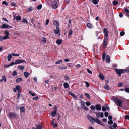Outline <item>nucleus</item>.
<instances>
[{
  "mask_svg": "<svg viewBox=\"0 0 129 129\" xmlns=\"http://www.w3.org/2000/svg\"><path fill=\"white\" fill-rule=\"evenodd\" d=\"M87 118L93 125H94V122H95L98 124H99L103 126H105V124L98 118H96L95 119L91 116L88 115L87 117Z\"/></svg>",
  "mask_w": 129,
  "mask_h": 129,
  "instance_id": "obj_1",
  "label": "nucleus"
},
{
  "mask_svg": "<svg viewBox=\"0 0 129 129\" xmlns=\"http://www.w3.org/2000/svg\"><path fill=\"white\" fill-rule=\"evenodd\" d=\"M4 34L5 35L3 37L1 36H0V41H2L3 40H6L7 39H8L9 38V33L7 31H5L4 32Z\"/></svg>",
  "mask_w": 129,
  "mask_h": 129,
  "instance_id": "obj_2",
  "label": "nucleus"
},
{
  "mask_svg": "<svg viewBox=\"0 0 129 129\" xmlns=\"http://www.w3.org/2000/svg\"><path fill=\"white\" fill-rule=\"evenodd\" d=\"M114 100L116 103L117 104V106L118 107H120L122 105V101L117 98H115L114 99Z\"/></svg>",
  "mask_w": 129,
  "mask_h": 129,
  "instance_id": "obj_3",
  "label": "nucleus"
},
{
  "mask_svg": "<svg viewBox=\"0 0 129 129\" xmlns=\"http://www.w3.org/2000/svg\"><path fill=\"white\" fill-rule=\"evenodd\" d=\"M92 110H95L96 109L100 111L101 110V107L100 105L97 104L95 105V106L91 105L90 107Z\"/></svg>",
  "mask_w": 129,
  "mask_h": 129,
  "instance_id": "obj_4",
  "label": "nucleus"
},
{
  "mask_svg": "<svg viewBox=\"0 0 129 129\" xmlns=\"http://www.w3.org/2000/svg\"><path fill=\"white\" fill-rule=\"evenodd\" d=\"M115 70L116 73L118 74L119 76H120L121 74H123L124 72V70L123 69H115Z\"/></svg>",
  "mask_w": 129,
  "mask_h": 129,
  "instance_id": "obj_5",
  "label": "nucleus"
},
{
  "mask_svg": "<svg viewBox=\"0 0 129 129\" xmlns=\"http://www.w3.org/2000/svg\"><path fill=\"white\" fill-rule=\"evenodd\" d=\"M57 0H51V2L52 3V6L54 9H56L58 7Z\"/></svg>",
  "mask_w": 129,
  "mask_h": 129,
  "instance_id": "obj_6",
  "label": "nucleus"
},
{
  "mask_svg": "<svg viewBox=\"0 0 129 129\" xmlns=\"http://www.w3.org/2000/svg\"><path fill=\"white\" fill-rule=\"evenodd\" d=\"M108 40V37H104V39L103 46L105 48H106L107 46V42Z\"/></svg>",
  "mask_w": 129,
  "mask_h": 129,
  "instance_id": "obj_7",
  "label": "nucleus"
},
{
  "mask_svg": "<svg viewBox=\"0 0 129 129\" xmlns=\"http://www.w3.org/2000/svg\"><path fill=\"white\" fill-rule=\"evenodd\" d=\"M54 111L52 112L51 113L52 116L53 117H54L56 115V112L57 108V107L56 106H54Z\"/></svg>",
  "mask_w": 129,
  "mask_h": 129,
  "instance_id": "obj_8",
  "label": "nucleus"
},
{
  "mask_svg": "<svg viewBox=\"0 0 129 129\" xmlns=\"http://www.w3.org/2000/svg\"><path fill=\"white\" fill-rule=\"evenodd\" d=\"M123 14L129 18V10L126 8H125L123 11Z\"/></svg>",
  "mask_w": 129,
  "mask_h": 129,
  "instance_id": "obj_9",
  "label": "nucleus"
},
{
  "mask_svg": "<svg viewBox=\"0 0 129 129\" xmlns=\"http://www.w3.org/2000/svg\"><path fill=\"white\" fill-rule=\"evenodd\" d=\"M2 28L4 29L8 28L10 29L12 28V27L9 25L5 24H3L1 26Z\"/></svg>",
  "mask_w": 129,
  "mask_h": 129,
  "instance_id": "obj_10",
  "label": "nucleus"
},
{
  "mask_svg": "<svg viewBox=\"0 0 129 129\" xmlns=\"http://www.w3.org/2000/svg\"><path fill=\"white\" fill-rule=\"evenodd\" d=\"M16 64H19L23 62L26 63V62L25 60H22L21 59H18L15 61Z\"/></svg>",
  "mask_w": 129,
  "mask_h": 129,
  "instance_id": "obj_11",
  "label": "nucleus"
},
{
  "mask_svg": "<svg viewBox=\"0 0 129 129\" xmlns=\"http://www.w3.org/2000/svg\"><path fill=\"white\" fill-rule=\"evenodd\" d=\"M59 26H56V30H54V33L57 34L58 35V36H60V30H59V29L58 27Z\"/></svg>",
  "mask_w": 129,
  "mask_h": 129,
  "instance_id": "obj_12",
  "label": "nucleus"
},
{
  "mask_svg": "<svg viewBox=\"0 0 129 129\" xmlns=\"http://www.w3.org/2000/svg\"><path fill=\"white\" fill-rule=\"evenodd\" d=\"M117 126V124L116 123H114L113 125H108L110 129H117L116 128Z\"/></svg>",
  "mask_w": 129,
  "mask_h": 129,
  "instance_id": "obj_13",
  "label": "nucleus"
},
{
  "mask_svg": "<svg viewBox=\"0 0 129 129\" xmlns=\"http://www.w3.org/2000/svg\"><path fill=\"white\" fill-rule=\"evenodd\" d=\"M9 114V117L10 118H15L16 116V114L14 113H10Z\"/></svg>",
  "mask_w": 129,
  "mask_h": 129,
  "instance_id": "obj_14",
  "label": "nucleus"
},
{
  "mask_svg": "<svg viewBox=\"0 0 129 129\" xmlns=\"http://www.w3.org/2000/svg\"><path fill=\"white\" fill-rule=\"evenodd\" d=\"M103 33L104 36L106 37H108V30L107 28H104Z\"/></svg>",
  "mask_w": 129,
  "mask_h": 129,
  "instance_id": "obj_15",
  "label": "nucleus"
},
{
  "mask_svg": "<svg viewBox=\"0 0 129 129\" xmlns=\"http://www.w3.org/2000/svg\"><path fill=\"white\" fill-rule=\"evenodd\" d=\"M110 57L109 55H107L106 56V61L107 63H109L110 62Z\"/></svg>",
  "mask_w": 129,
  "mask_h": 129,
  "instance_id": "obj_16",
  "label": "nucleus"
},
{
  "mask_svg": "<svg viewBox=\"0 0 129 129\" xmlns=\"http://www.w3.org/2000/svg\"><path fill=\"white\" fill-rule=\"evenodd\" d=\"M53 24L55 26H59V22L56 20H54V21Z\"/></svg>",
  "mask_w": 129,
  "mask_h": 129,
  "instance_id": "obj_17",
  "label": "nucleus"
},
{
  "mask_svg": "<svg viewBox=\"0 0 129 129\" xmlns=\"http://www.w3.org/2000/svg\"><path fill=\"white\" fill-rule=\"evenodd\" d=\"M69 94L71 95L75 99L77 98V96H76L75 94L71 92H69Z\"/></svg>",
  "mask_w": 129,
  "mask_h": 129,
  "instance_id": "obj_18",
  "label": "nucleus"
},
{
  "mask_svg": "<svg viewBox=\"0 0 129 129\" xmlns=\"http://www.w3.org/2000/svg\"><path fill=\"white\" fill-rule=\"evenodd\" d=\"M86 26L88 28L90 29H91L93 27V25L92 24L89 23H87Z\"/></svg>",
  "mask_w": 129,
  "mask_h": 129,
  "instance_id": "obj_19",
  "label": "nucleus"
},
{
  "mask_svg": "<svg viewBox=\"0 0 129 129\" xmlns=\"http://www.w3.org/2000/svg\"><path fill=\"white\" fill-rule=\"evenodd\" d=\"M120 0H114L113 2V4L114 6H116L118 4V1H119Z\"/></svg>",
  "mask_w": 129,
  "mask_h": 129,
  "instance_id": "obj_20",
  "label": "nucleus"
},
{
  "mask_svg": "<svg viewBox=\"0 0 129 129\" xmlns=\"http://www.w3.org/2000/svg\"><path fill=\"white\" fill-rule=\"evenodd\" d=\"M62 42V40L60 39H57L56 41V43L58 45H60L61 44Z\"/></svg>",
  "mask_w": 129,
  "mask_h": 129,
  "instance_id": "obj_21",
  "label": "nucleus"
},
{
  "mask_svg": "<svg viewBox=\"0 0 129 129\" xmlns=\"http://www.w3.org/2000/svg\"><path fill=\"white\" fill-rule=\"evenodd\" d=\"M90 1H91L94 4L96 5L98 3L99 0H90Z\"/></svg>",
  "mask_w": 129,
  "mask_h": 129,
  "instance_id": "obj_22",
  "label": "nucleus"
},
{
  "mask_svg": "<svg viewBox=\"0 0 129 129\" xmlns=\"http://www.w3.org/2000/svg\"><path fill=\"white\" fill-rule=\"evenodd\" d=\"M24 74L25 76L26 77H28L30 75V74L29 73L27 72H24Z\"/></svg>",
  "mask_w": 129,
  "mask_h": 129,
  "instance_id": "obj_23",
  "label": "nucleus"
},
{
  "mask_svg": "<svg viewBox=\"0 0 129 129\" xmlns=\"http://www.w3.org/2000/svg\"><path fill=\"white\" fill-rule=\"evenodd\" d=\"M25 108L23 107H21L20 108V112L22 113L24 112H25Z\"/></svg>",
  "mask_w": 129,
  "mask_h": 129,
  "instance_id": "obj_24",
  "label": "nucleus"
},
{
  "mask_svg": "<svg viewBox=\"0 0 129 129\" xmlns=\"http://www.w3.org/2000/svg\"><path fill=\"white\" fill-rule=\"evenodd\" d=\"M22 80V78H18L16 80V82L17 83H19Z\"/></svg>",
  "mask_w": 129,
  "mask_h": 129,
  "instance_id": "obj_25",
  "label": "nucleus"
},
{
  "mask_svg": "<svg viewBox=\"0 0 129 129\" xmlns=\"http://www.w3.org/2000/svg\"><path fill=\"white\" fill-rule=\"evenodd\" d=\"M20 88L21 86L19 85L16 86L15 87V88H16L17 90L18 91V92H21V91L20 90Z\"/></svg>",
  "mask_w": 129,
  "mask_h": 129,
  "instance_id": "obj_26",
  "label": "nucleus"
},
{
  "mask_svg": "<svg viewBox=\"0 0 129 129\" xmlns=\"http://www.w3.org/2000/svg\"><path fill=\"white\" fill-rule=\"evenodd\" d=\"M63 86L65 88H68L69 85L67 83H66L63 84Z\"/></svg>",
  "mask_w": 129,
  "mask_h": 129,
  "instance_id": "obj_27",
  "label": "nucleus"
},
{
  "mask_svg": "<svg viewBox=\"0 0 129 129\" xmlns=\"http://www.w3.org/2000/svg\"><path fill=\"white\" fill-rule=\"evenodd\" d=\"M12 57V55L11 54H9L7 57V59L8 61H10Z\"/></svg>",
  "mask_w": 129,
  "mask_h": 129,
  "instance_id": "obj_28",
  "label": "nucleus"
},
{
  "mask_svg": "<svg viewBox=\"0 0 129 129\" xmlns=\"http://www.w3.org/2000/svg\"><path fill=\"white\" fill-rule=\"evenodd\" d=\"M58 69L60 70L61 69H67V67L66 66H60L59 68Z\"/></svg>",
  "mask_w": 129,
  "mask_h": 129,
  "instance_id": "obj_29",
  "label": "nucleus"
},
{
  "mask_svg": "<svg viewBox=\"0 0 129 129\" xmlns=\"http://www.w3.org/2000/svg\"><path fill=\"white\" fill-rule=\"evenodd\" d=\"M99 77L100 79H102V80H104V77L102 75V74H99Z\"/></svg>",
  "mask_w": 129,
  "mask_h": 129,
  "instance_id": "obj_30",
  "label": "nucleus"
},
{
  "mask_svg": "<svg viewBox=\"0 0 129 129\" xmlns=\"http://www.w3.org/2000/svg\"><path fill=\"white\" fill-rule=\"evenodd\" d=\"M124 72L125 73H129V67L125 69L124 70Z\"/></svg>",
  "mask_w": 129,
  "mask_h": 129,
  "instance_id": "obj_31",
  "label": "nucleus"
},
{
  "mask_svg": "<svg viewBox=\"0 0 129 129\" xmlns=\"http://www.w3.org/2000/svg\"><path fill=\"white\" fill-rule=\"evenodd\" d=\"M104 88L105 89L107 90H109L110 89V87L109 86L106 84H105L104 86Z\"/></svg>",
  "mask_w": 129,
  "mask_h": 129,
  "instance_id": "obj_32",
  "label": "nucleus"
},
{
  "mask_svg": "<svg viewBox=\"0 0 129 129\" xmlns=\"http://www.w3.org/2000/svg\"><path fill=\"white\" fill-rule=\"evenodd\" d=\"M18 68L19 69L22 70L24 69L25 68V66H18Z\"/></svg>",
  "mask_w": 129,
  "mask_h": 129,
  "instance_id": "obj_33",
  "label": "nucleus"
},
{
  "mask_svg": "<svg viewBox=\"0 0 129 129\" xmlns=\"http://www.w3.org/2000/svg\"><path fill=\"white\" fill-rule=\"evenodd\" d=\"M95 111H93V113H94L96 115V117H98L99 118L100 117V112H94Z\"/></svg>",
  "mask_w": 129,
  "mask_h": 129,
  "instance_id": "obj_34",
  "label": "nucleus"
},
{
  "mask_svg": "<svg viewBox=\"0 0 129 129\" xmlns=\"http://www.w3.org/2000/svg\"><path fill=\"white\" fill-rule=\"evenodd\" d=\"M80 102L81 103V105L83 107H84L85 106V103L84 102L82 101L81 100Z\"/></svg>",
  "mask_w": 129,
  "mask_h": 129,
  "instance_id": "obj_35",
  "label": "nucleus"
},
{
  "mask_svg": "<svg viewBox=\"0 0 129 129\" xmlns=\"http://www.w3.org/2000/svg\"><path fill=\"white\" fill-rule=\"evenodd\" d=\"M2 79L3 81H4L5 82H6L7 80L6 77V76L5 75H3L2 77Z\"/></svg>",
  "mask_w": 129,
  "mask_h": 129,
  "instance_id": "obj_36",
  "label": "nucleus"
},
{
  "mask_svg": "<svg viewBox=\"0 0 129 129\" xmlns=\"http://www.w3.org/2000/svg\"><path fill=\"white\" fill-rule=\"evenodd\" d=\"M42 127L40 125H37L36 126V129H42Z\"/></svg>",
  "mask_w": 129,
  "mask_h": 129,
  "instance_id": "obj_37",
  "label": "nucleus"
},
{
  "mask_svg": "<svg viewBox=\"0 0 129 129\" xmlns=\"http://www.w3.org/2000/svg\"><path fill=\"white\" fill-rule=\"evenodd\" d=\"M62 60H58L57 61L55 62V63L56 64H59L60 63H62Z\"/></svg>",
  "mask_w": 129,
  "mask_h": 129,
  "instance_id": "obj_38",
  "label": "nucleus"
},
{
  "mask_svg": "<svg viewBox=\"0 0 129 129\" xmlns=\"http://www.w3.org/2000/svg\"><path fill=\"white\" fill-rule=\"evenodd\" d=\"M42 7V5L41 4H40L37 7V9L38 10H40Z\"/></svg>",
  "mask_w": 129,
  "mask_h": 129,
  "instance_id": "obj_39",
  "label": "nucleus"
},
{
  "mask_svg": "<svg viewBox=\"0 0 129 129\" xmlns=\"http://www.w3.org/2000/svg\"><path fill=\"white\" fill-rule=\"evenodd\" d=\"M21 18V17L19 15H18L17 16L16 19L17 20H20Z\"/></svg>",
  "mask_w": 129,
  "mask_h": 129,
  "instance_id": "obj_40",
  "label": "nucleus"
},
{
  "mask_svg": "<svg viewBox=\"0 0 129 129\" xmlns=\"http://www.w3.org/2000/svg\"><path fill=\"white\" fill-rule=\"evenodd\" d=\"M11 6H13L16 7L17 6L16 4L14 2H12L10 4Z\"/></svg>",
  "mask_w": 129,
  "mask_h": 129,
  "instance_id": "obj_41",
  "label": "nucleus"
},
{
  "mask_svg": "<svg viewBox=\"0 0 129 129\" xmlns=\"http://www.w3.org/2000/svg\"><path fill=\"white\" fill-rule=\"evenodd\" d=\"M123 84V82H120L118 84V86L120 87H121L122 86Z\"/></svg>",
  "mask_w": 129,
  "mask_h": 129,
  "instance_id": "obj_42",
  "label": "nucleus"
},
{
  "mask_svg": "<svg viewBox=\"0 0 129 129\" xmlns=\"http://www.w3.org/2000/svg\"><path fill=\"white\" fill-rule=\"evenodd\" d=\"M106 57V55L104 52L102 55V59L103 61H104Z\"/></svg>",
  "mask_w": 129,
  "mask_h": 129,
  "instance_id": "obj_43",
  "label": "nucleus"
},
{
  "mask_svg": "<svg viewBox=\"0 0 129 129\" xmlns=\"http://www.w3.org/2000/svg\"><path fill=\"white\" fill-rule=\"evenodd\" d=\"M12 75L13 76H15L17 75V73L16 71H14L13 72Z\"/></svg>",
  "mask_w": 129,
  "mask_h": 129,
  "instance_id": "obj_44",
  "label": "nucleus"
},
{
  "mask_svg": "<svg viewBox=\"0 0 129 129\" xmlns=\"http://www.w3.org/2000/svg\"><path fill=\"white\" fill-rule=\"evenodd\" d=\"M42 41L44 43H46V38L44 37H43V38H42Z\"/></svg>",
  "mask_w": 129,
  "mask_h": 129,
  "instance_id": "obj_45",
  "label": "nucleus"
},
{
  "mask_svg": "<svg viewBox=\"0 0 129 129\" xmlns=\"http://www.w3.org/2000/svg\"><path fill=\"white\" fill-rule=\"evenodd\" d=\"M21 92H18L17 95V99H19Z\"/></svg>",
  "mask_w": 129,
  "mask_h": 129,
  "instance_id": "obj_46",
  "label": "nucleus"
},
{
  "mask_svg": "<svg viewBox=\"0 0 129 129\" xmlns=\"http://www.w3.org/2000/svg\"><path fill=\"white\" fill-rule=\"evenodd\" d=\"M2 4H5L6 6H8V3L5 1H3Z\"/></svg>",
  "mask_w": 129,
  "mask_h": 129,
  "instance_id": "obj_47",
  "label": "nucleus"
},
{
  "mask_svg": "<svg viewBox=\"0 0 129 129\" xmlns=\"http://www.w3.org/2000/svg\"><path fill=\"white\" fill-rule=\"evenodd\" d=\"M124 90L126 92L129 93V88H125Z\"/></svg>",
  "mask_w": 129,
  "mask_h": 129,
  "instance_id": "obj_48",
  "label": "nucleus"
},
{
  "mask_svg": "<svg viewBox=\"0 0 129 129\" xmlns=\"http://www.w3.org/2000/svg\"><path fill=\"white\" fill-rule=\"evenodd\" d=\"M84 95L88 99H89L90 98V95L88 93H84Z\"/></svg>",
  "mask_w": 129,
  "mask_h": 129,
  "instance_id": "obj_49",
  "label": "nucleus"
},
{
  "mask_svg": "<svg viewBox=\"0 0 129 129\" xmlns=\"http://www.w3.org/2000/svg\"><path fill=\"white\" fill-rule=\"evenodd\" d=\"M113 123V121L111 120L109 121H108V124L109 125H111Z\"/></svg>",
  "mask_w": 129,
  "mask_h": 129,
  "instance_id": "obj_50",
  "label": "nucleus"
},
{
  "mask_svg": "<svg viewBox=\"0 0 129 129\" xmlns=\"http://www.w3.org/2000/svg\"><path fill=\"white\" fill-rule=\"evenodd\" d=\"M106 109L105 107L104 106H103L102 107V110L103 111L105 112L106 111Z\"/></svg>",
  "mask_w": 129,
  "mask_h": 129,
  "instance_id": "obj_51",
  "label": "nucleus"
},
{
  "mask_svg": "<svg viewBox=\"0 0 129 129\" xmlns=\"http://www.w3.org/2000/svg\"><path fill=\"white\" fill-rule=\"evenodd\" d=\"M22 22L23 23H28L27 21L25 18H23L22 20Z\"/></svg>",
  "mask_w": 129,
  "mask_h": 129,
  "instance_id": "obj_52",
  "label": "nucleus"
},
{
  "mask_svg": "<svg viewBox=\"0 0 129 129\" xmlns=\"http://www.w3.org/2000/svg\"><path fill=\"white\" fill-rule=\"evenodd\" d=\"M64 77L65 80L66 81L68 80L69 79V78L67 76H65Z\"/></svg>",
  "mask_w": 129,
  "mask_h": 129,
  "instance_id": "obj_53",
  "label": "nucleus"
},
{
  "mask_svg": "<svg viewBox=\"0 0 129 129\" xmlns=\"http://www.w3.org/2000/svg\"><path fill=\"white\" fill-rule=\"evenodd\" d=\"M86 104L87 106H89L91 105V103L89 102H86Z\"/></svg>",
  "mask_w": 129,
  "mask_h": 129,
  "instance_id": "obj_54",
  "label": "nucleus"
},
{
  "mask_svg": "<svg viewBox=\"0 0 129 129\" xmlns=\"http://www.w3.org/2000/svg\"><path fill=\"white\" fill-rule=\"evenodd\" d=\"M73 33V31L71 29H70L69 30V35H72Z\"/></svg>",
  "mask_w": 129,
  "mask_h": 129,
  "instance_id": "obj_55",
  "label": "nucleus"
},
{
  "mask_svg": "<svg viewBox=\"0 0 129 129\" xmlns=\"http://www.w3.org/2000/svg\"><path fill=\"white\" fill-rule=\"evenodd\" d=\"M33 10V8L32 7L28 8L27 10V11L29 12Z\"/></svg>",
  "mask_w": 129,
  "mask_h": 129,
  "instance_id": "obj_56",
  "label": "nucleus"
},
{
  "mask_svg": "<svg viewBox=\"0 0 129 129\" xmlns=\"http://www.w3.org/2000/svg\"><path fill=\"white\" fill-rule=\"evenodd\" d=\"M104 114L105 117H107L109 115V113L108 112H106L104 113Z\"/></svg>",
  "mask_w": 129,
  "mask_h": 129,
  "instance_id": "obj_57",
  "label": "nucleus"
},
{
  "mask_svg": "<svg viewBox=\"0 0 129 129\" xmlns=\"http://www.w3.org/2000/svg\"><path fill=\"white\" fill-rule=\"evenodd\" d=\"M29 94H31L32 96H34L35 95V94L34 93H32L30 91H29Z\"/></svg>",
  "mask_w": 129,
  "mask_h": 129,
  "instance_id": "obj_58",
  "label": "nucleus"
},
{
  "mask_svg": "<svg viewBox=\"0 0 129 129\" xmlns=\"http://www.w3.org/2000/svg\"><path fill=\"white\" fill-rule=\"evenodd\" d=\"M125 34V32L124 31H121L120 33V35L121 36H123Z\"/></svg>",
  "mask_w": 129,
  "mask_h": 129,
  "instance_id": "obj_59",
  "label": "nucleus"
},
{
  "mask_svg": "<svg viewBox=\"0 0 129 129\" xmlns=\"http://www.w3.org/2000/svg\"><path fill=\"white\" fill-rule=\"evenodd\" d=\"M84 108H83V109H84L86 110V111H88V108L87 107H86V106H85L84 107Z\"/></svg>",
  "mask_w": 129,
  "mask_h": 129,
  "instance_id": "obj_60",
  "label": "nucleus"
},
{
  "mask_svg": "<svg viewBox=\"0 0 129 129\" xmlns=\"http://www.w3.org/2000/svg\"><path fill=\"white\" fill-rule=\"evenodd\" d=\"M100 116L101 118H103L104 117L103 113L101 112L100 113Z\"/></svg>",
  "mask_w": 129,
  "mask_h": 129,
  "instance_id": "obj_61",
  "label": "nucleus"
},
{
  "mask_svg": "<svg viewBox=\"0 0 129 129\" xmlns=\"http://www.w3.org/2000/svg\"><path fill=\"white\" fill-rule=\"evenodd\" d=\"M86 70H87V72L88 73H90V74H92V72L90 70H89V69H87Z\"/></svg>",
  "mask_w": 129,
  "mask_h": 129,
  "instance_id": "obj_62",
  "label": "nucleus"
},
{
  "mask_svg": "<svg viewBox=\"0 0 129 129\" xmlns=\"http://www.w3.org/2000/svg\"><path fill=\"white\" fill-rule=\"evenodd\" d=\"M85 83L86 84L87 87H88L90 85L89 83L87 82H85Z\"/></svg>",
  "mask_w": 129,
  "mask_h": 129,
  "instance_id": "obj_63",
  "label": "nucleus"
},
{
  "mask_svg": "<svg viewBox=\"0 0 129 129\" xmlns=\"http://www.w3.org/2000/svg\"><path fill=\"white\" fill-rule=\"evenodd\" d=\"M125 118L126 119H129V115H126L125 116Z\"/></svg>",
  "mask_w": 129,
  "mask_h": 129,
  "instance_id": "obj_64",
  "label": "nucleus"
}]
</instances>
